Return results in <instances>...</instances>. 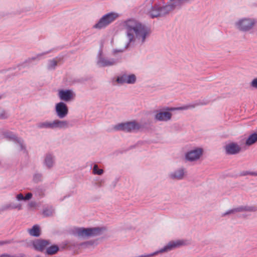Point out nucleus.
<instances>
[{"mask_svg": "<svg viewBox=\"0 0 257 257\" xmlns=\"http://www.w3.org/2000/svg\"><path fill=\"white\" fill-rule=\"evenodd\" d=\"M186 173V169L183 167H181L170 172L168 177L169 179L172 180H182L184 179Z\"/></svg>", "mask_w": 257, "mask_h": 257, "instance_id": "obj_11", "label": "nucleus"}, {"mask_svg": "<svg viewBox=\"0 0 257 257\" xmlns=\"http://www.w3.org/2000/svg\"><path fill=\"white\" fill-rule=\"evenodd\" d=\"M43 180V176L41 173H36L33 176V181L36 183L41 182Z\"/></svg>", "mask_w": 257, "mask_h": 257, "instance_id": "obj_33", "label": "nucleus"}, {"mask_svg": "<svg viewBox=\"0 0 257 257\" xmlns=\"http://www.w3.org/2000/svg\"><path fill=\"white\" fill-rule=\"evenodd\" d=\"M121 61V56H113L112 57L104 56L102 48L99 50L96 58V65L99 68L115 66L120 63Z\"/></svg>", "mask_w": 257, "mask_h": 257, "instance_id": "obj_3", "label": "nucleus"}, {"mask_svg": "<svg viewBox=\"0 0 257 257\" xmlns=\"http://www.w3.org/2000/svg\"><path fill=\"white\" fill-rule=\"evenodd\" d=\"M257 210V208L253 206H239L237 207L229 210L224 213L222 216H224L230 214H234L236 212L244 211L254 212Z\"/></svg>", "mask_w": 257, "mask_h": 257, "instance_id": "obj_13", "label": "nucleus"}, {"mask_svg": "<svg viewBox=\"0 0 257 257\" xmlns=\"http://www.w3.org/2000/svg\"><path fill=\"white\" fill-rule=\"evenodd\" d=\"M105 230L106 228L104 227L92 228L76 227L73 229L72 232L74 235L84 238L100 235Z\"/></svg>", "mask_w": 257, "mask_h": 257, "instance_id": "obj_4", "label": "nucleus"}, {"mask_svg": "<svg viewBox=\"0 0 257 257\" xmlns=\"http://www.w3.org/2000/svg\"><path fill=\"white\" fill-rule=\"evenodd\" d=\"M122 26L127 41L124 49L133 45L136 42L144 44L151 34L148 26L136 19H127L123 22Z\"/></svg>", "mask_w": 257, "mask_h": 257, "instance_id": "obj_1", "label": "nucleus"}, {"mask_svg": "<svg viewBox=\"0 0 257 257\" xmlns=\"http://www.w3.org/2000/svg\"><path fill=\"white\" fill-rule=\"evenodd\" d=\"M75 96V93L71 89H61L58 91V96L60 99L66 102L71 101Z\"/></svg>", "mask_w": 257, "mask_h": 257, "instance_id": "obj_14", "label": "nucleus"}, {"mask_svg": "<svg viewBox=\"0 0 257 257\" xmlns=\"http://www.w3.org/2000/svg\"><path fill=\"white\" fill-rule=\"evenodd\" d=\"M206 103H198L196 104H188V105H185L181 107H166L164 108L163 109L165 110H169V111H175V110H187L191 108H194L196 106L199 105H204L206 104Z\"/></svg>", "mask_w": 257, "mask_h": 257, "instance_id": "obj_20", "label": "nucleus"}, {"mask_svg": "<svg viewBox=\"0 0 257 257\" xmlns=\"http://www.w3.org/2000/svg\"><path fill=\"white\" fill-rule=\"evenodd\" d=\"M8 117L9 115L5 110H0V119H6Z\"/></svg>", "mask_w": 257, "mask_h": 257, "instance_id": "obj_34", "label": "nucleus"}, {"mask_svg": "<svg viewBox=\"0 0 257 257\" xmlns=\"http://www.w3.org/2000/svg\"><path fill=\"white\" fill-rule=\"evenodd\" d=\"M104 183V180L100 179V180H98L97 182L96 183V185L97 186V187H101Z\"/></svg>", "mask_w": 257, "mask_h": 257, "instance_id": "obj_39", "label": "nucleus"}, {"mask_svg": "<svg viewBox=\"0 0 257 257\" xmlns=\"http://www.w3.org/2000/svg\"><path fill=\"white\" fill-rule=\"evenodd\" d=\"M250 86L253 88L257 89V78L252 80L250 83Z\"/></svg>", "mask_w": 257, "mask_h": 257, "instance_id": "obj_36", "label": "nucleus"}, {"mask_svg": "<svg viewBox=\"0 0 257 257\" xmlns=\"http://www.w3.org/2000/svg\"><path fill=\"white\" fill-rule=\"evenodd\" d=\"M124 50L122 49H113L112 51V53L114 55L117 53L122 52Z\"/></svg>", "mask_w": 257, "mask_h": 257, "instance_id": "obj_40", "label": "nucleus"}, {"mask_svg": "<svg viewBox=\"0 0 257 257\" xmlns=\"http://www.w3.org/2000/svg\"><path fill=\"white\" fill-rule=\"evenodd\" d=\"M50 244L49 240L45 239H36L33 243L35 249L40 251H43Z\"/></svg>", "mask_w": 257, "mask_h": 257, "instance_id": "obj_18", "label": "nucleus"}, {"mask_svg": "<svg viewBox=\"0 0 257 257\" xmlns=\"http://www.w3.org/2000/svg\"><path fill=\"white\" fill-rule=\"evenodd\" d=\"M187 2H188V1H189V0H187Z\"/></svg>", "mask_w": 257, "mask_h": 257, "instance_id": "obj_45", "label": "nucleus"}, {"mask_svg": "<svg viewBox=\"0 0 257 257\" xmlns=\"http://www.w3.org/2000/svg\"><path fill=\"white\" fill-rule=\"evenodd\" d=\"M54 213V209L52 207H47L44 209L43 214L44 216L48 217L53 215Z\"/></svg>", "mask_w": 257, "mask_h": 257, "instance_id": "obj_31", "label": "nucleus"}, {"mask_svg": "<svg viewBox=\"0 0 257 257\" xmlns=\"http://www.w3.org/2000/svg\"><path fill=\"white\" fill-rule=\"evenodd\" d=\"M37 127L40 129H51L52 130V121H45L39 122L36 124Z\"/></svg>", "mask_w": 257, "mask_h": 257, "instance_id": "obj_23", "label": "nucleus"}, {"mask_svg": "<svg viewBox=\"0 0 257 257\" xmlns=\"http://www.w3.org/2000/svg\"><path fill=\"white\" fill-rule=\"evenodd\" d=\"M225 150L227 154L235 155L240 151L241 148L237 144L231 143L225 146Z\"/></svg>", "mask_w": 257, "mask_h": 257, "instance_id": "obj_19", "label": "nucleus"}, {"mask_svg": "<svg viewBox=\"0 0 257 257\" xmlns=\"http://www.w3.org/2000/svg\"><path fill=\"white\" fill-rule=\"evenodd\" d=\"M183 244V242L181 240L171 241L159 250H158L151 253H146L139 255L137 257H152L158 255L159 253L171 251L173 249L182 245Z\"/></svg>", "mask_w": 257, "mask_h": 257, "instance_id": "obj_8", "label": "nucleus"}, {"mask_svg": "<svg viewBox=\"0 0 257 257\" xmlns=\"http://www.w3.org/2000/svg\"><path fill=\"white\" fill-rule=\"evenodd\" d=\"M257 141V133H254L250 135L245 141V145L250 146L254 144Z\"/></svg>", "mask_w": 257, "mask_h": 257, "instance_id": "obj_25", "label": "nucleus"}, {"mask_svg": "<svg viewBox=\"0 0 257 257\" xmlns=\"http://www.w3.org/2000/svg\"><path fill=\"white\" fill-rule=\"evenodd\" d=\"M14 209H17L18 210H20L22 209V205L20 204H15L13 203H9L3 205L1 208V210L4 211Z\"/></svg>", "mask_w": 257, "mask_h": 257, "instance_id": "obj_22", "label": "nucleus"}, {"mask_svg": "<svg viewBox=\"0 0 257 257\" xmlns=\"http://www.w3.org/2000/svg\"><path fill=\"white\" fill-rule=\"evenodd\" d=\"M24 65V64H22L20 66H19V67H22V66H23Z\"/></svg>", "mask_w": 257, "mask_h": 257, "instance_id": "obj_43", "label": "nucleus"}, {"mask_svg": "<svg viewBox=\"0 0 257 257\" xmlns=\"http://www.w3.org/2000/svg\"><path fill=\"white\" fill-rule=\"evenodd\" d=\"M10 241H0V245H3L5 243H8Z\"/></svg>", "mask_w": 257, "mask_h": 257, "instance_id": "obj_42", "label": "nucleus"}, {"mask_svg": "<svg viewBox=\"0 0 257 257\" xmlns=\"http://www.w3.org/2000/svg\"><path fill=\"white\" fill-rule=\"evenodd\" d=\"M14 143L20 147L21 151H23L24 153L27 152L26 146L24 143V141L22 138L18 137L14 141Z\"/></svg>", "mask_w": 257, "mask_h": 257, "instance_id": "obj_24", "label": "nucleus"}, {"mask_svg": "<svg viewBox=\"0 0 257 257\" xmlns=\"http://www.w3.org/2000/svg\"><path fill=\"white\" fill-rule=\"evenodd\" d=\"M187 2V0H146L143 9L147 15L154 19L168 14Z\"/></svg>", "mask_w": 257, "mask_h": 257, "instance_id": "obj_2", "label": "nucleus"}, {"mask_svg": "<svg viewBox=\"0 0 257 257\" xmlns=\"http://www.w3.org/2000/svg\"><path fill=\"white\" fill-rule=\"evenodd\" d=\"M169 110L157 111L155 115V119L159 121H168L171 119L172 114Z\"/></svg>", "mask_w": 257, "mask_h": 257, "instance_id": "obj_15", "label": "nucleus"}, {"mask_svg": "<svg viewBox=\"0 0 257 257\" xmlns=\"http://www.w3.org/2000/svg\"><path fill=\"white\" fill-rule=\"evenodd\" d=\"M241 176H246L247 175H250L251 176H257V172H249V171H243L241 173Z\"/></svg>", "mask_w": 257, "mask_h": 257, "instance_id": "obj_35", "label": "nucleus"}, {"mask_svg": "<svg viewBox=\"0 0 257 257\" xmlns=\"http://www.w3.org/2000/svg\"><path fill=\"white\" fill-rule=\"evenodd\" d=\"M118 17L119 15L116 13H107L103 15L98 22L93 25V28L99 30L105 28L114 22Z\"/></svg>", "mask_w": 257, "mask_h": 257, "instance_id": "obj_6", "label": "nucleus"}, {"mask_svg": "<svg viewBox=\"0 0 257 257\" xmlns=\"http://www.w3.org/2000/svg\"><path fill=\"white\" fill-rule=\"evenodd\" d=\"M256 23V21L253 18H243L237 20L234 26L239 31L246 32L252 30Z\"/></svg>", "mask_w": 257, "mask_h": 257, "instance_id": "obj_5", "label": "nucleus"}, {"mask_svg": "<svg viewBox=\"0 0 257 257\" xmlns=\"http://www.w3.org/2000/svg\"><path fill=\"white\" fill-rule=\"evenodd\" d=\"M29 234L33 236L38 237L40 235V227L37 225H35L31 229L29 230Z\"/></svg>", "mask_w": 257, "mask_h": 257, "instance_id": "obj_28", "label": "nucleus"}, {"mask_svg": "<svg viewBox=\"0 0 257 257\" xmlns=\"http://www.w3.org/2000/svg\"><path fill=\"white\" fill-rule=\"evenodd\" d=\"M52 50H50L48 51H46L41 53L38 54L36 56L33 57L32 58H29L27 60H26L25 63H31L32 61H34L35 60H39L41 57L45 55L48 54L49 53L51 52Z\"/></svg>", "mask_w": 257, "mask_h": 257, "instance_id": "obj_27", "label": "nucleus"}, {"mask_svg": "<svg viewBox=\"0 0 257 257\" xmlns=\"http://www.w3.org/2000/svg\"><path fill=\"white\" fill-rule=\"evenodd\" d=\"M69 126L70 124L67 120L58 119L52 120V130H64Z\"/></svg>", "mask_w": 257, "mask_h": 257, "instance_id": "obj_17", "label": "nucleus"}, {"mask_svg": "<svg viewBox=\"0 0 257 257\" xmlns=\"http://www.w3.org/2000/svg\"><path fill=\"white\" fill-rule=\"evenodd\" d=\"M68 111V106L64 102H60L56 104V114L60 119L65 118L67 115Z\"/></svg>", "mask_w": 257, "mask_h": 257, "instance_id": "obj_12", "label": "nucleus"}, {"mask_svg": "<svg viewBox=\"0 0 257 257\" xmlns=\"http://www.w3.org/2000/svg\"><path fill=\"white\" fill-rule=\"evenodd\" d=\"M36 257H40V256H39V255H38V256H37Z\"/></svg>", "mask_w": 257, "mask_h": 257, "instance_id": "obj_44", "label": "nucleus"}, {"mask_svg": "<svg viewBox=\"0 0 257 257\" xmlns=\"http://www.w3.org/2000/svg\"><path fill=\"white\" fill-rule=\"evenodd\" d=\"M3 135L5 138L9 139L10 141H14L16 139L18 136L14 133L10 131H6L4 132Z\"/></svg>", "mask_w": 257, "mask_h": 257, "instance_id": "obj_30", "label": "nucleus"}, {"mask_svg": "<svg viewBox=\"0 0 257 257\" xmlns=\"http://www.w3.org/2000/svg\"><path fill=\"white\" fill-rule=\"evenodd\" d=\"M136 80L137 78L135 74H127L126 73H124L117 77L116 81L120 84L124 83L133 84L136 83Z\"/></svg>", "mask_w": 257, "mask_h": 257, "instance_id": "obj_9", "label": "nucleus"}, {"mask_svg": "<svg viewBox=\"0 0 257 257\" xmlns=\"http://www.w3.org/2000/svg\"><path fill=\"white\" fill-rule=\"evenodd\" d=\"M59 250V247L57 245H52L46 248V253L48 255L56 254Z\"/></svg>", "mask_w": 257, "mask_h": 257, "instance_id": "obj_26", "label": "nucleus"}, {"mask_svg": "<svg viewBox=\"0 0 257 257\" xmlns=\"http://www.w3.org/2000/svg\"><path fill=\"white\" fill-rule=\"evenodd\" d=\"M35 205H36V204H35V202H31L29 204V206L30 207H33L35 206Z\"/></svg>", "mask_w": 257, "mask_h": 257, "instance_id": "obj_41", "label": "nucleus"}, {"mask_svg": "<svg viewBox=\"0 0 257 257\" xmlns=\"http://www.w3.org/2000/svg\"><path fill=\"white\" fill-rule=\"evenodd\" d=\"M55 162V157L52 154H47L45 156L44 164L48 169L52 168Z\"/></svg>", "mask_w": 257, "mask_h": 257, "instance_id": "obj_21", "label": "nucleus"}, {"mask_svg": "<svg viewBox=\"0 0 257 257\" xmlns=\"http://www.w3.org/2000/svg\"><path fill=\"white\" fill-rule=\"evenodd\" d=\"M16 199L18 201H24V196L22 193L18 194L16 196Z\"/></svg>", "mask_w": 257, "mask_h": 257, "instance_id": "obj_37", "label": "nucleus"}, {"mask_svg": "<svg viewBox=\"0 0 257 257\" xmlns=\"http://www.w3.org/2000/svg\"><path fill=\"white\" fill-rule=\"evenodd\" d=\"M92 172L94 174L101 175L103 173L104 171L102 169H99L97 164H95L92 169Z\"/></svg>", "mask_w": 257, "mask_h": 257, "instance_id": "obj_32", "label": "nucleus"}, {"mask_svg": "<svg viewBox=\"0 0 257 257\" xmlns=\"http://www.w3.org/2000/svg\"><path fill=\"white\" fill-rule=\"evenodd\" d=\"M58 64V61L55 59H50L48 61L47 68L49 70H54Z\"/></svg>", "mask_w": 257, "mask_h": 257, "instance_id": "obj_29", "label": "nucleus"}, {"mask_svg": "<svg viewBox=\"0 0 257 257\" xmlns=\"http://www.w3.org/2000/svg\"><path fill=\"white\" fill-rule=\"evenodd\" d=\"M141 127V124L134 120L118 123L114 126L113 128L115 131L131 133L139 130Z\"/></svg>", "mask_w": 257, "mask_h": 257, "instance_id": "obj_7", "label": "nucleus"}, {"mask_svg": "<svg viewBox=\"0 0 257 257\" xmlns=\"http://www.w3.org/2000/svg\"><path fill=\"white\" fill-rule=\"evenodd\" d=\"M203 150L202 148H196L190 150L185 154V159L190 162L196 161L200 158L203 154Z\"/></svg>", "mask_w": 257, "mask_h": 257, "instance_id": "obj_10", "label": "nucleus"}, {"mask_svg": "<svg viewBox=\"0 0 257 257\" xmlns=\"http://www.w3.org/2000/svg\"><path fill=\"white\" fill-rule=\"evenodd\" d=\"M98 244L97 240H91L86 241L81 243L78 244L74 241H67L66 245L70 247H76L77 246H81L84 248H87L90 246H96Z\"/></svg>", "mask_w": 257, "mask_h": 257, "instance_id": "obj_16", "label": "nucleus"}, {"mask_svg": "<svg viewBox=\"0 0 257 257\" xmlns=\"http://www.w3.org/2000/svg\"><path fill=\"white\" fill-rule=\"evenodd\" d=\"M33 195L31 193H28L25 196H24V201H27L31 199L32 198Z\"/></svg>", "mask_w": 257, "mask_h": 257, "instance_id": "obj_38", "label": "nucleus"}]
</instances>
